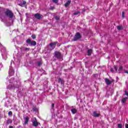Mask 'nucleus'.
<instances>
[{"label":"nucleus","instance_id":"obj_1","mask_svg":"<svg viewBox=\"0 0 128 128\" xmlns=\"http://www.w3.org/2000/svg\"><path fill=\"white\" fill-rule=\"evenodd\" d=\"M10 84L7 86V88L8 90H15L16 88H20V82H15L14 78L10 80Z\"/></svg>","mask_w":128,"mask_h":128},{"label":"nucleus","instance_id":"obj_2","mask_svg":"<svg viewBox=\"0 0 128 128\" xmlns=\"http://www.w3.org/2000/svg\"><path fill=\"white\" fill-rule=\"evenodd\" d=\"M4 12L5 15L8 16L10 18H14V12L8 9H6L4 8H0V14H4Z\"/></svg>","mask_w":128,"mask_h":128},{"label":"nucleus","instance_id":"obj_3","mask_svg":"<svg viewBox=\"0 0 128 128\" xmlns=\"http://www.w3.org/2000/svg\"><path fill=\"white\" fill-rule=\"evenodd\" d=\"M1 52L3 60H6V56H8V52H6V48L3 47V48L1 50Z\"/></svg>","mask_w":128,"mask_h":128},{"label":"nucleus","instance_id":"obj_4","mask_svg":"<svg viewBox=\"0 0 128 128\" xmlns=\"http://www.w3.org/2000/svg\"><path fill=\"white\" fill-rule=\"evenodd\" d=\"M12 64H14V61L12 60L11 61V66H10V70H9V72H8V74L10 76H14V70L12 68Z\"/></svg>","mask_w":128,"mask_h":128},{"label":"nucleus","instance_id":"obj_5","mask_svg":"<svg viewBox=\"0 0 128 128\" xmlns=\"http://www.w3.org/2000/svg\"><path fill=\"white\" fill-rule=\"evenodd\" d=\"M31 122H32L33 126H35V128L38 126V124H40V123L38 122V120H36V118H33L32 119Z\"/></svg>","mask_w":128,"mask_h":128},{"label":"nucleus","instance_id":"obj_6","mask_svg":"<svg viewBox=\"0 0 128 128\" xmlns=\"http://www.w3.org/2000/svg\"><path fill=\"white\" fill-rule=\"evenodd\" d=\"M26 44H29V46H36V41L32 40L30 39H28L26 40Z\"/></svg>","mask_w":128,"mask_h":128},{"label":"nucleus","instance_id":"obj_7","mask_svg":"<svg viewBox=\"0 0 128 128\" xmlns=\"http://www.w3.org/2000/svg\"><path fill=\"white\" fill-rule=\"evenodd\" d=\"M80 38H82V35L79 32H77L74 36L73 41L76 42V40H80Z\"/></svg>","mask_w":128,"mask_h":128},{"label":"nucleus","instance_id":"obj_8","mask_svg":"<svg viewBox=\"0 0 128 128\" xmlns=\"http://www.w3.org/2000/svg\"><path fill=\"white\" fill-rule=\"evenodd\" d=\"M54 56L55 57H56L58 60H62V56L60 52H56L54 53Z\"/></svg>","mask_w":128,"mask_h":128},{"label":"nucleus","instance_id":"obj_9","mask_svg":"<svg viewBox=\"0 0 128 128\" xmlns=\"http://www.w3.org/2000/svg\"><path fill=\"white\" fill-rule=\"evenodd\" d=\"M24 122L23 123V125L26 126V124H28V120H30V118H28V116H26L25 117H24Z\"/></svg>","mask_w":128,"mask_h":128},{"label":"nucleus","instance_id":"obj_10","mask_svg":"<svg viewBox=\"0 0 128 128\" xmlns=\"http://www.w3.org/2000/svg\"><path fill=\"white\" fill-rule=\"evenodd\" d=\"M92 116H94V118H98V116H100V114L96 112V111H94L93 112Z\"/></svg>","mask_w":128,"mask_h":128},{"label":"nucleus","instance_id":"obj_11","mask_svg":"<svg viewBox=\"0 0 128 128\" xmlns=\"http://www.w3.org/2000/svg\"><path fill=\"white\" fill-rule=\"evenodd\" d=\"M34 16L37 20H40L42 16V15H40V14H39L38 13L35 14Z\"/></svg>","mask_w":128,"mask_h":128},{"label":"nucleus","instance_id":"obj_12","mask_svg":"<svg viewBox=\"0 0 128 128\" xmlns=\"http://www.w3.org/2000/svg\"><path fill=\"white\" fill-rule=\"evenodd\" d=\"M105 82H106V84H108V86L110 84H112V81H110V80L108 79V78H105Z\"/></svg>","mask_w":128,"mask_h":128},{"label":"nucleus","instance_id":"obj_13","mask_svg":"<svg viewBox=\"0 0 128 128\" xmlns=\"http://www.w3.org/2000/svg\"><path fill=\"white\" fill-rule=\"evenodd\" d=\"M56 42H54L53 43L50 44V46L51 48H56Z\"/></svg>","mask_w":128,"mask_h":128},{"label":"nucleus","instance_id":"obj_14","mask_svg":"<svg viewBox=\"0 0 128 128\" xmlns=\"http://www.w3.org/2000/svg\"><path fill=\"white\" fill-rule=\"evenodd\" d=\"M71 112L72 114H76L78 110H76V109L73 108L71 110Z\"/></svg>","mask_w":128,"mask_h":128},{"label":"nucleus","instance_id":"obj_15","mask_svg":"<svg viewBox=\"0 0 128 128\" xmlns=\"http://www.w3.org/2000/svg\"><path fill=\"white\" fill-rule=\"evenodd\" d=\"M58 82H60L61 84H64V80H62L61 78H59L58 79Z\"/></svg>","mask_w":128,"mask_h":128},{"label":"nucleus","instance_id":"obj_16","mask_svg":"<svg viewBox=\"0 0 128 128\" xmlns=\"http://www.w3.org/2000/svg\"><path fill=\"white\" fill-rule=\"evenodd\" d=\"M30 50V48H22V50H23L24 52H28Z\"/></svg>","mask_w":128,"mask_h":128},{"label":"nucleus","instance_id":"obj_17","mask_svg":"<svg viewBox=\"0 0 128 128\" xmlns=\"http://www.w3.org/2000/svg\"><path fill=\"white\" fill-rule=\"evenodd\" d=\"M128 100V98L126 97V98H123L121 102H122V104H124V102H126V100Z\"/></svg>","mask_w":128,"mask_h":128},{"label":"nucleus","instance_id":"obj_18","mask_svg":"<svg viewBox=\"0 0 128 128\" xmlns=\"http://www.w3.org/2000/svg\"><path fill=\"white\" fill-rule=\"evenodd\" d=\"M26 4V1H23L22 3L19 4V6H24Z\"/></svg>","mask_w":128,"mask_h":128},{"label":"nucleus","instance_id":"obj_19","mask_svg":"<svg viewBox=\"0 0 128 128\" xmlns=\"http://www.w3.org/2000/svg\"><path fill=\"white\" fill-rule=\"evenodd\" d=\"M70 1L68 0L65 4L64 6H65L68 7V6H70Z\"/></svg>","mask_w":128,"mask_h":128},{"label":"nucleus","instance_id":"obj_20","mask_svg":"<svg viewBox=\"0 0 128 128\" xmlns=\"http://www.w3.org/2000/svg\"><path fill=\"white\" fill-rule=\"evenodd\" d=\"M92 52V50L90 49L88 50V56H91Z\"/></svg>","mask_w":128,"mask_h":128},{"label":"nucleus","instance_id":"obj_21","mask_svg":"<svg viewBox=\"0 0 128 128\" xmlns=\"http://www.w3.org/2000/svg\"><path fill=\"white\" fill-rule=\"evenodd\" d=\"M12 120L11 119H8L7 121V124H12Z\"/></svg>","mask_w":128,"mask_h":128},{"label":"nucleus","instance_id":"obj_22","mask_svg":"<svg viewBox=\"0 0 128 128\" xmlns=\"http://www.w3.org/2000/svg\"><path fill=\"white\" fill-rule=\"evenodd\" d=\"M42 63L41 61H38L37 62V66H42Z\"/></svg>","mask_w":128,"mask_h":128},{"label":"nucleus","instance_id":"obj_23","mask_svg":"<svg viewBox=\"0 0 128 128\" xmlns=\"http://www.w3.org/2000/svg\"><path fill=\"white\" fill-rule=\"evenodd\" d=\"M117 29L118 30H122V26H117Z\"/></svg>","mask_w":128,"mask_h":128},{"label":"nucleus","instance_id":"obj_24","mask_svg":"<svg viewBox=\"0 0 128 128\" xmlns=\"http://www.w3.org/2000/svg\"><path fill=\"white\" fill-rule=\"evenodd\" d=\"M80 12L79 11H77L76 12H74V16H78V14H80Z\"/></svg>","mask_w":128,"mask_h":128},{"label":"nucleus","instance_id":"obj_25","mask_svg":"<svg viewBox=\"0 0 128 128\" xmlns=\"http://www.w3.org/2000/svg\"><path fill=\"white\" fill-rule=\"evenodd\" d=\"M118 128H122V124H118Z\"/></svg>","mask_w":128,"mask_h":128},{"label":"nucleus","instance_id":"obj_26","mask_svg":"<svg viewBox=\"0 0 128 128\" xmlns=\"http://www.w3.org/2000/svg\"><path fill=\"white\" fill-rule=\"evenodd\" d=\"M8 116H12V111H10L8 112Z\"/></svg>","mask_w":128,"mask_h":128},{"label":"nucleus","instance_id":"obj_27","mask_svg":"<svg viewBox=\"0 0 128 128\" xmlns=\"http://www.w3.org/2000/svg\"><path fill=\"white\" fill-rule=\"evenodd\" d=\"M32 38L33 40L36 39V35L32 34Z\"/></svg>","mask_w":128,"mask_h":128},{"label":"nucleus","instance_id":"obj_28","mask_svg":"<svg viewBox=\"0 0 128 128\" xmlns=\"http://www.w3.org/2000/svg\"><path fill=\"white\" fill-rule=\"evenodd\" d=\"M114 68L116 72H118V67L116 66H114Z\"/></svg>","mask_w":128,"mask_h":128},{"label":"nucleus","instance_id":"obj_29","mask_svg":"<svg viewBox=\"0 0 128 128\" xmlns=\"http://www.w3.org/2000/svg\"><path fill=\"white\" fill-rule=\"evenodd\" d=\"M55 18H56V20H60V18H59L58 16H55Z\"/></svg>","mask_w":128,"mask_h":128},{"label":"nucleus","instance_id":"obj_30","mask_svg":"<svg viewBox=\"0 0 128 128\" xmlns=\"http://www.w3.org/2000/svg\"><path fill=\"white\" fill-rule=\"evenodd\" d=\"M53 2H54L55 4H58V0H53Z\"/></svg>","mask_w":128,"mask_h":128},{"label":"nucleus","instance_id":"obj_31","mask_svg":"<svg viewBox=\"0 0 128 128\" xmlns=\"http://www.w3.org/2000/svg\"><path fill=\"white\" fill-rule=\"evenodd\" d=\"M122 18H124V12H122Z\"/></svg>","mask_w":128,"mask_h":128},{"label":"nucleus","instance_id":"obj_32","mask_svg":"<svg viewBox=\"0 0 128 128\" xmlns=\"http://www.w3.org/2000/svg\"><path fill=\"white\" fill-rule=\"evenodd\" d=\"M33 110H34V112H36V110H38V109L36 108H33Z\"/></svg>","mask_w":128,"mask_h":128},{"label":"nucleus","instance_id":"obj_33","mask_svg":"<svg viewBox=\"0 0 128 128\" xmlns=\"http://www.w3.org/2000/svg\"><path fill=\"white\" fill-rule=\"evenodd\" d=\"M122 70V66H120L119 68V70Z\"/></svg>","mask_w":128,"mask_h":128},{"label":"nucleus","instance_id":"obj_34","mask_svg":"<svg viewBox=\"0 0 128 128\" xmlns=\"http://www.w3.org/2000/svg\"><path fill=\"white\" fill-rule=\"evenodd\" d=\"M125 94L126 96H128V92L126 91H125Z\"/></svg>","mask_w":128,"mask_h":128},{"label":"nucleus","instance_id":"obj_35","mask_svg":"<svg viewBox=\"0 0 128 128\" xmlns=\"http://www.w3.org/2000/svg\"><path fill=\"white\" fill-rule=\"evenodd\" d=\"M54 108V104L52 103V108Z\"/></svg>","mask_w":128,"mask_h":128},{"label":"nucleus","instance_id":"obj_36","mask_svg":"<svg viewBox=\"0 0 128 128\" xmlns=\"http://www.w3.org/2000/svg\"><path fill=\"white\" fill-rule=\"evenodd\" d=\"M110 72H114V68H110Z\"/></svg>","mask_w":128,"mask_h":128},{"label":"nucleus","instance_id":"obj_37","mask_svg":"<svg viewBox=\"0 0 128 128\" xmlns=\"http://www.w3.org/2000/svg\"><path fill=\"white\" fill-rule=\"evenodd\" d=\"M125 126H126V128H128V124H125Z\"/></svg>","mask_w":128,"mask_h":128},{"label":"nucleus","instance_id":"obj_38","mask_svg":"<svg viewBox=\"0 0 128 128\" xmlns=\"http://www.w3.org/2000/svg\"><path fill=\"white\" fill-rule=\"evenodd\" d=\"M0 68H2V63L0 64Z\"/></svg>","mask_w":128,"mask_h":128},{"label":"nucleus","instance_id":"obj_39","mask_svg":"<svg viewBox=\"0 0 128 128\" xmlns=\"http://www.w3.org/2000/svg\"><path fill=\"white\" fill-rule=\"evenodd\" d=\"M9 128H14V127L12 126H9Z\"/></svg>","mask_w":128,"mask_h":128},{"label":"nucleus","instance_id":"obj_40","mask_svg":"<svg viewBox=\"0 0 128 128\" xmlns=\"http://www.w3.org/2000/svg\"><path fill=\"white\" fill-rule=\"evenodd\" d=\"M125 73H126V74H128V70L126 71V72H125Z\"/></svg>","mask_w":128,"mask_h":128},{"label":"nucleus","instance_id":"obj_41","mask_svg":"<svg viewBox=\"0 0 128 128\" xmlns=\"http://www.w3.org/2000/svg\"><path fill=\"white\" fill-rule=\"evenodd\" d=\"M94 76H98V74H94Z\"/></svg>","mask_w":128,"mask_h":128},{"label":"nucleus","instance_id":"obj_42","mask_svg":"<svg viewBox=\"0 0 128 128\" xmlns=\"http://www.w3.org/2000/svg\"><path fill=\"white\" fill-rule=\"evenodd\" d=\"M18 62H20V60H18Z\"/></svg>","mask_w":128,"mask_h":128}]
</instances>
